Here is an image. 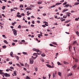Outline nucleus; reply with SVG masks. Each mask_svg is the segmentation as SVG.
Here are the masks:
<instances>
[{"label":"nucleus","instance_id":"obj_1","mask_svg":"<svg viewBox=\"0 0 79 79\" xmlns=\"http://www.w3.org/2000/svg\"><path fill=\"white\" fill-rule=\"evenodd\" d=\"M33 51H35V52H37L38 54V55H40L41 54V53H42V52L41 51L37 49H35V48H33Z\"/></svg>","mask_w":79,"mask_h":79},{"label":"nucleus","instance_id":"obj_2","mask_svg":"<svg viewBox=\"0 0 79 79\" xmlns=\"http://www.w3.org/2000/svg\"><path fill=\"white\" fill-rule=\"evenodd\" d=\"M12 31H13V32L15 35H17V31L15 29H12Z\"/></svg>","mask_w":79,"mask_h":79},{"label":"nucleus","instance_id":"obj_3","mask_svg":"<svg viewBox=\"0 0 79 79\" xmlns=\"http://www.w3.org/2000/svg\"><path fill=\"white\" fill-rule=\"evenodd\" d=\"M30 63L31 64H32L34 63V60L32 58L30 59Z\"/></svg>","mask_w":79,"mask_h":79},{"label":"nucleus","instance_id":"obj_4","mask_svg":"<svg viewBox=\"0 0 79 79\" xmlns=\"http://www.w3.org/2000/svg\"><path fill=\"white\" fill-rule=\"evenodd\" d=\"M3 74L5 76V77H10V74H8L7 73H4Z\"/></svg>","mask_w":79,"mask_h":79},{"label":"nucleus","instance_id":"obj_5","mask_svg":"<svg viewBox=\"0 0 79 79\" xmlns=\"http://www.w3.org/2000/svg\"><path fill=\"white\" fill-rule=\"evenodd\" d=\"M13 52H11L10 53V56L11 57H14L13 56Z\"/></svg>","mask_w":79,"mask_h":79},{"label":"nucleus","instance_id":"obj_6","mask_svg":"<svg viewBox=\"0 0 79 79\" xmlns=\"http://www.w3.org/2000/svg\"><path fill=\"white\" fill-rule=\"evenodd\" d=\"M2 72H3V70H0V74H2V75L4 74V73Z\"/></svg>","mask_w":79,"mask_h":79},{"label":"nucleus","instance_id":"obj_7","mask_svg":"<svg viewBox=\"0 0 79 79\" xmlns=\"http://www.w3.org/2000/svg\"><path fill=\"white\" fill-rule=\"evenodd\" d=\"M46 66L48 68H52V66H51V65H50L48 64H47Z\"/></svg>","mask_w":79,"mask_h":79},{"label":"nucleus","instance_id":"obj_8","mask_svg":"<svg viewBox=\"0 0 79 79\" xmlns=\"http://www.w3.org/2000/svg\"><path fill=\"white\" fill-rule=\"evenodd\" d=\"M61 4V3L58 2L56 4V5L58 6V5H60Z\"/></svg>","mask_w":79,"mask_h":79},{"label":"nucleus","instance_id":"obj_9","mask_svg":"<svg viewBox=\"0 0 79 79\" xmlns=\"http://www.w3.org/2000/svg\"><path fill=\"white\" fill-rule=\"evenodd\" d=\"M22 16V15H17V17H18V18H21Z\"/></svg>","mask_w":79,"mask_h":79},{"label":"nucleus","instance_id":"obj_10","mask_svg":"<svg viewBox=\"0 0 79 79\" xmlns=\"http://www.w3.org/2000/svg\"><path fill=\"white\" fill-rule=\"evenodd\" d=\"M64 64H69V63H68V62H67L65 61H64Z\"/></svg>","mask_w":79,"mask_h":79},{"label":"nucleus","instance_id":"obj_11","mask_svg":"<svg viewBox=\"0 0 79 79\" xmlns=\"http://www.w3.org/2000/svg\"><path fill=\"white\" fill-rule=\"evenodd\" d=\"M78 61H79V60H78L76 58L75 59V61L76 63H77Z\"/></svg>","mask_w":79,"mask_h":79},{"label":"nucleus","instance_id":"obj_12","mask_svg":"<svg viewBox=\"0 0 79 79\" xmlns=\"http://www.w3.org/2000/svg\"><path fill=\"white\" fill-rule=\"evenodd\" d=\"M14 74L15 75V76H16L17 74H16V71H14Z\"/></svg>","mask_w":79,"mask_h":79},{"label":"nucleus","instance_id":"obj_13","mask_svg":"<svg viewBox=\"0 0 79 79\" xmlns=\"http://www.w3.org/2000/svg\"><path fill=\"white\" fill-rule=\"evenodd\" d=\"M76 66H77L75 64L73 66V69H75Z\"/></svg>","mask_w":79,"mask_h":79},{"label":"nucleus","instance_id":"obj_14","mask_svg":"<svg viewBox=\"0 0 79 79\" xmlns=\"http://www.w3.org/2000/svg\"><path fill=\"white\" fill-rule=\"evenodd\" d=\"M52 43L53 44H54V45H58L55 42H53Z\"/></svg>","mask_w":79,"mask_h":79},{"label":"nucleus","instance_id":"obj_15","mask_svg":"<svg viewBox=\"0 0 79 79\" xmlns=\"http://www.w3.org/2000/svg\"><path fill=\"white\" fill-rule=\"evenodd\" d=\"M72 75L73 73H71L68 75V76H72Z\"/></svg>","mask_w":79,"mask_h":79},{"label":"nucleus","instance_id":"obj_16","mask_svg":"<svg viewBox=\"0 0 79 79\" xmlns=\"http://www.w3.org/2000/svg\"><path fill=\"white\" fill-rule=\"evenodd\" d=\"M69 4H67L66 5H65V6H64V7H68V6H69Z\"/></svg>","mask_w":79,"mask_h":79},{"label":"nucleus","instance_id":"obj_17","mask_svg":"<svg viewBox=\"0 0 79 79\" xmlns=\"http://www.w3.org/2000/svg\"><path fill=\"white\" fill-rule=\"evenodd\" d=\"M58 75H59L60 76H61V73L59 72L58 73Z\"/></svg>","mask_w":79,"mask_h":79},{"label":"nucleus","instance_id":"obj_18","mask_svg":"<svg viewBox=\"0 0 79 79\" xmlns=\"http://www.w3.org/2000/svg\"><path fill=\"white\" fill-rule=\"evenodd\" d=\"M6 7V6H3V7L2 8V10H5V9Z\"/></svg>","mask_w":79,"mask_h":79},{"label":"nucleus","instance_id":"obj_19","mask_svg":"<svg viewBox=\"0 0 79 79\" xmlns=\"http://www.w3.org/2000/svg\"><path fill=\"white\" fill-rule=\"evenodd\" d=\"M23 54H24V55H27V53L25 52H23Z\"/></svg>","mask_w":79,"mask_h":79},{"label":"nucleus","instance_id":"obj_20","mask_svg":"<svg viewBox=\"0 0 79 79\" xmlns=\"http://www.w3.org/2000/svg\"><path fill=\"white\" fill-rule=\"evenodd\" d=\"M55 6H56L55 5H54L53 6H51V8H54V7H55Z\"/></svg>","mask_w":79,"mask_h":79},{"label":"nucleus","instance_id":"obj_21","mask_svg":"<svg viewBox=\"0 0 79 79\" xmlns=\"http://www.w3.org/2000/svg\"><path fill=\"white\" fill-rule=\"evenodd\" d=\"M41 56H43V57L45 56V55L44 54V53L41 54Z\"/></svg>","mask_w":79,"mask_h":79},{"label":"nucleus","instance_id":"obj_22","mask_svg":"<svg viewBox=\"0 0 79 79\" xmlns=\"http://www.w3.org/2000/svg\"><path fill=\"white\" fill-rule=\"evenodd\" d=\"M24 6L22 5H21L20 6V7L19 8H23V7Z\"/></svg>","mask_w":79,"mask_h":79},{"label":"nucleus","instance_id":"obj_23","mask_svg":"<svg viewBox=\"0 0 79 79\" xmlns=\"http://www.w3.org/2000/svg\"><path fill=\"white\" fill-rule=\"evenodd\" d=\"M18 27L19 29H21V25H19V26Z\"/></svg>","mask_w":79,"mask_h":79},{"label":"nucleus","instance_id":"obj_24","mask_svg":"<svg viewBox=\"0 0 79 79\" xmlns=\"http://www.w3.org/2000/svg\"><path fill=\"white\" fill-rule=\"evenodd\" d=\"M71 21V20H67V21H66L65 23H69V22H70V21Z\"/></svg>","mask_w":79,"mask_h":79},{"label":"nucleus","instance_id":"obj_25","mask_svg":"<svg viewBox=\"0 0 79 79\" xmlns=\"http://www.w3.org/2000/svg\"><path fill=\"white\" fill-rule=\"evenodd\" d=\"M77 44V42H76V41H75L73 42V45H74V44Z\"/></svg>","mask_w":79,"mask_h":79},{"label":"nucleus","instance_id":"obj_26","mask_svg":"<svg viewBox=\"0 0 79 79\" xmlns=\"http://www.w3.org/2000/svg\"><path fill=\"white\" fill-rule=\"evenodd\" d=\"M42 3V2H38V5H40Z\"/></svg>","mask_w":79,"mask_h":79},{"label":"nucleus","instance_id":"obj_27","mask_svg":"<svg viewBox=\"0 0 79 79\" xmlns=\"http://www.w3.org/2000/svg\"><path fill=\"white\" fill-rule=\"evenodd\" d=\"M2 48H6V46L5 45L3 46H2Z\"/></svg>","mask_w":79,"mask_h":79},{"label":"nucleus","instance_id":"obj_28","mask_svg":"<svg viewBox=\"0 0 79 79\" xmlns=\"http://www.w3.org/2000/svg\"><path fill=\"white\" fill-rule=\"evenodd\" d=\"M67 17H68V16H65V15H64L63 16V18H66Z\"/></svg>","mask_w":79,"mask_h":79},{"label":"nucleus","instance_id":"obj_29","mask_svg":"<svg viewBox=\"0 0 79 79\" xmlns=\"http://www.w3.org/2000/svg\"><path fill=\"white\" fill-rule=\"evenodd\" d=\"M26 79H31V78H30V77H29L28 76H27Z\"/></svg>","mask_w":79,"mask_h":79},{"label":"nucleus","instance_id":"obj_30","mask_svg":"<svg viewBox=\"0 0 79 79\" xmlns=\"http://www.w3.org/2000/svg\"><path fill=\"white\" fill-rule=\"evenodd\" d=\"M10 68L11 69H13V70H14V68H13L12 67H10Z\"/></svg>","mask_w":79,"mask_h":79},{"label":"nucleus","instance_id":"obj_31","mask_svg":"<svg viewBox=\"0 0 79 79\" xmlns=\"http://www.w3.org/2000/svg\"><path fill=\"white\" fill-rule=\"evenodd\" d=\"M57 64L58 65H61V64H60V62H57Z\"/></svg>","mask_w":79,"mask_h":79},{"label":"nucleus","instance_id":"obj_32","mask_svg":"<svg viewBox=\"0 0 79 79\" xmlns=\"http://www.w3.org/2000/svg\"><path fill=\"white\" fill-rule=\"evenodd\" d=\"M35 69L36 71H38V69H37V68H35Z\"/></svg>","mask_w":79,"mask_h":79},{"label":"nucleus","instance_id":"obj_33","mask_svg":"<svg viewBox=\"0 0 79 79\" xmlns=\"http://www.w3.org/2000/svg\"><path fill=\"white\" fill-rule=\"evenodd\" d=\"M16 57L17 60H19V57L18 56H16Z\"/></svg>","mask_w":79,"mask_h":79},{"label":"nucleus","instance_id":"obj_34","mask_svg":"<svg viewBox=\"0 0 79 79\" xmlns=\"http://www.w3.org/2000/svg\"><path fill=\"white\" fill-rule=\"evenodd\" d=\"M79 3H76L74 4V5H79Z\"/></svg>","mask_w":79,"mask_h":79},{"label":"nucleus","instance_id":"obj_35","mask_svg":"<svg viewBox=\"0 0 79 79\" xmlns=\"http://www.w3.org/2000/svg\"><path fill=\"white\" fill-rule=\"evenodd\" d=\"M36 55H37V54L36 53H34L33 54V56H36Z\"/></svg>","mask_w":79,"mask_h":79},{"label":"nucleus","instance_id":"obj_36","mask_svg":"<svg viewBox=\"0 0 79 79\" xmlns=\"http://www.w3.org/2000/svg\"><path fill=\"white\" fill-rule=\"evenodd\" d=\"M20 64L22 66H24V64L22 63H20Z\"/></svg>","mask_w":79,"mask_h":79},{"label":"nucleus","instance_id":"obj_37","mask_svg":"<svg viewBox=\"0 0 79 79\" xmlns=\"http://www.w3.org/2000/svg\"><path fill=\"white\" fill-rule=\"evenodd\" d=\"M76 34H77V35H79V31H76Z\"/></svg>","mask_w":79,"mask_h":79},{"label":"nucleus","instance_id":"obj_38","mask_svg":"<svg viewBox=\"0 0 79 79\" xmlns=\"http://www.w3.org/2000/svg\"><path fill=\"white\" fill-rule=\"evenodd\" d=\"M65 11H66V10H64L62 12L63 13H64V12H65Z\"/></svg>","mask_w":79,"mask_h":79},{"label":"nucleus","instance_id":"obj_39","mask_svg":"<svg viewBox=\"0 0 79 79\" xmlns=\"http://www.w3.org/2000/svg\"><path fill=\"white\" fill-rule=\"evenodd\" d=\"M67 4V2H65L63 4V5H66Z\"/></svg>","mask_w":79,"mask_h":79},{"label":"nucleus","instance_id":"obj_40","mask_svg":"<svg viewBox=\"0 0 79 79\" xmlns=\"http://www.w3.org/2000/svg\"><path fill=\"white\" fill-rule=\"evenodd\" d=\"M53 78H54V77H55V73H53Z\"/></svg>","mask_w":79,"mask_h":79},{"label":"nucleus","instance_id":"obj_41","mask_svg":"<svg viewBox=\"0 0 79 79\" xmlns=\"http://www.w3.org/2000/svg\"><path fill=\"white\" fill-rule=\"evenodd\" d=\"M75 21H78V20H79V19H78V18H76L75 19Z\"/></svg>","mask_w":79,"mask_h":79},{"label":"nucleus","instance_id":"obj_42","mask_svg":"<svg viewBox=\"0 0 79 79\" xmlns=\"http://www.w3.org/2000/svg\"><path fill=\"white\" fill-rule=\"evenodd\" d=\"M21 42L23 43L25 42V40H22Z\"/></svg>","mask_w":79,"mask_h":79},{"label":"nucleus","instance_id":"obj_43","mask_svg":"<svg viewBox=\"0 0 79 79\" xmlns=\"http://www.w3.org/2000/svg\"><path fill=\"white\" fill-rule=\"evenodd\" d=\"M14 42H18V40H13Z\"/></svg>","mask_w":79,"mask_h":79},{"label":"nucleus","instance_id":"obj_44","mask_svg":"<svg viewBox=\"0 0 79 79\" xmlns=\"http://www.w3.org/2000/svg\"><path fill=\"white\" fill-rule=\"evenodd\" d=\"M2 36L3 37H6H6L5 36V35H3Z\"/></svg>","mask_w":79,"mask_h":79},{"label":"nucleus","instance_id":"obj_45","mask_svg":"<svg viewBox=\"0 0 79 79\" xmlns=\"http://www.w3.org/2000/svg\"><path fill=\"white\" fill-rule=\"evenodd\" d=\"M23 27H24V28H27V27L26 26H23Z\"/></svg>","mask_w":79,"mask_h":79},{"label":"nucleus","instance_id":"obj_46","mask_svg":"<svg viewBox=\"0 0 79 79\" xmlns=\"http://www.w3.org/2000/svg\"><path fill=\"white\" fill-rule=\"evenodd\" d=\"M10 71L9 69H6V71L8 72V71Z\"/></svg>","mask_w":79,"mask_h":79},{"label":"nucleus","instance_id":"obj_47","mask_svg":"<svg viewBox=\"0 0 79 79\" xmlns=\"http://www.w3.org/2000/svg\"><path fill=\"white\" fill-rule=\"evenodd\" d=\"M65 21V19H63V20H61V22H63V21Z\"/></svg>","mask_w":79,"mask_h":79},{"label":"nucleus","instance_id":"obj_48","mask_svg":"<svg viewBox=\"0 0 79 79\" xmlns=\"http://www.w3.org/2000/svg\"><path fill=\"white\" fill-rule=\"evenodd\" d=\"M50 46H51V47H53V45L52 44H50Z\"/></svg>","mask_w":79,"mask_h":79},{"label":"nucleus","instance_id":"obj_49","mask_svg":"<svg viewBox=\"0 0 79 79\" xmlns=\"http://www.w3.org/2000/svg\"><path fill=\"white\" fill-rule=\"evenodd\" d=\"M44 23H45V24H48V23L46 21L44 22Z\"/></svg>","mask_w":79,"mask_h":79},{"label":"nucleus","instance_id":"obj_50","mask_svg":"<svg viewBox=\"0 0 79 79\" xmlns=\"http://www.w3.org/2000/svg\"><path fill=\"white\" fill-rule=\"evenodd\" d=\"M16 65H17L18 66H20V65L18 64H16Z\"/></svg>","mask_w":79,"mask_h":79},{"label":"nucleus","instance_id":"obj_51","mask_svg":"<svg viewBox=\"0 0 79 79\" xmlns=\"http://www.w3.org/2000/svg\"><path fill=\"white\" fill-rule=\"evenodd\" d=\"M42 26L43 27H46V26L45 25H43Z\"/></svg>","mask_w":79,"mask_h":79},{"label":"nucleus","instance_id":"obj_52","mask_svg":"<svg viewBox=\"0 0 79 79\" xmlns=\"http://www.w3.org/2000/svg\"><path fill=\"white\" fill-rule=\"evenodd\" d=\"M7 42V41H6V40H4V43H6Z\"/></svg>","mask_w":79,"mask_h":79},{"label":"nucleus","instance_id":"obj_53","mask_svg":"<svg viewBox=\"0 0 79 79\" xmlns=\"http://www.w3.org/2000/svg\"><path fill=\"white\" fill-rule=\"evenodd\" d=\"M31 27H34V25H31Z\"/></svg>","mask_w":79,"mask_h":79},{"label":"nucleus","instance_id":"obj_54","mask_svg":"<svg viewBox=\"0 0 79 79\" xmlns=\"http://www.w3.org/2000/svg\"><path fill=\"white\" fill-rule=\"evenodd\" d=\"M21 15H22V16H24L25 15L23 13V14H21Z\"/></svg>","mask_w":79,"mask_h":79},{"label":"nucleus","instance_id":"obj_55","mask_svg":"<svg viewBox=\"0 0 79 79\" xmlns=\"http://www.w3.org/2000/svg\"><path fill=\"white\" fill-rule=\"evenodd\" d=\"M58 53H56V56H58Z\"/></svg>","mask_w":79,"mask_h":79},{"label":"nucleus","instance_id":"obj_56","mask_svg":"<svg viewBox=\"0 0 79 79\" xmlns=\"http://www.w3.org/2000/svg\"><path fill=\"white\" fill-rule=\"evenodd\" d=\"M32 24H35V23L34 22V21H33L32 22Z\"/></svg>","mask_w":79,"mask_h":79},{"label":"nucleus","instance_id":"obj_57","mask_svg":"<svg viewBox=\"0 0 79 79\" xmlns=\"http://www.w3.org/2000/svg\"><path fill=\"white\" fill-rule=\"evenodd\" d=\"M46 15H47V14L44 13V14H43V16H46Z\"/></svg>","mask_w":79,"mask_h":79},{"label":"nucleus","instance_id":"obj_58","mask_svg":"<svg viewBox=\"0 0 79 79\" xmlns=\"http://www.w3.org/2000/svg\"><path fill=\"white\" fill-rule=\"evenodd\" d=\"M48 76H49V78H50V76H51V75H50V74H49Z\"/></svg>","mask_w":79,"mask_h":79},{"label":"nucleus","instance_id":"obj_59","mask_svg":"<svg viewBox=\"0 0 79 79\" xmlns=\"http://www.w3.org/2000/svg\"><path fill=\"white\" fill-rule=\"evenodd\" d=\"M12 62H9V64H12Z\"/></svg>","mask_w":79,"mask_h":79},{"label":"nucleus","instance_id":"obj_60","mask_svg":"<svg viewBox=\"0 0 79 79\" xmlns=\"http://www.w3.org/2000/svg\"><path fill=\"white\" fill-rule=\"evenodd\" d=\"M12 45H15V43H13L12 44Z\"/></svg>","mask_w":79,"mask_h":79},{"label":"nucleus","instance_id":"obj_61","mask_svg":"<svg viewBox=\"0 0 79 79\" xmlns=\"http://www.w3.org/2000/svg\"><path fill=\"white\" fill-rule=\"evenodd\" d=\"M13 9H15L16 10H17L18 9V8H17V7H14L13 8Z\"/></svg>","mask_w":79,"mask_h":79},{"label":"nucleus","instance_id":"obj_62","mask_svg":"<svg viewBox=\"0 0 79 79\" xmlns=\"http://www.w3.org/2000/svg\"><path fill=\"white\" fill-rule=\"evenodd\" d=\"M32 58H33V59H35L36 58L35 57H34L33 56H32Z\"/></svg>","mask_w":79,"mask_h":79},{"label":"nucleus","instance_id":"obj_63","mask_svg":"<svg viewBox=\"0 0 79 79\" xmlns=\"http://www.w3.org/2000/svg\"><path fill=\"white\" fill-rule=\"evenodd\" d=\"M75 12V11H73V10H72L71 11V13H74Z\"/></svg>","mask_w":79,"mask_h":79},{"label":"nucleus","instance_id":"obj_64","mask_svg":"<svg viewBox=\"0 0 79 79\" xmlns=\"http://www.w3.org/2000/svg\"><path fill=\"white\" fill-rule=\"evenodd\" d=\"M43 79H46V77H43Z\"/></svg>","mask_w":79,"mask_h":79}]
</instances>
